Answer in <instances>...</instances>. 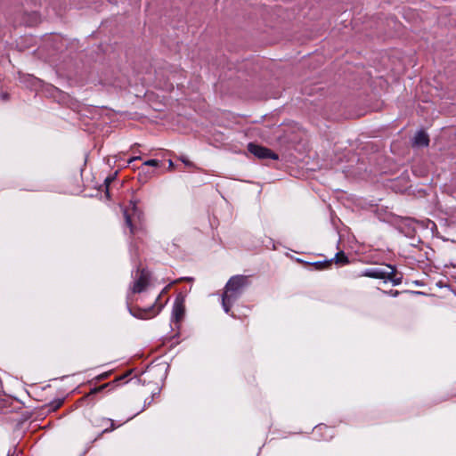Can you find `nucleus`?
Instances as JSON below:
<instances>
[{
  "instance_id": "1",
  "label": "nucleus",
  "mask_w": 456,
  "mask_h": 456,
  "mask_svg": "<svg viewBox=\"0 0 456 456\" xmlns=\"http://www.w3.org/2000/svg\"><path fill=\"white\" fill-rule=\"evenodd\" d=\"M248 285L249 279L246 275H234L229 279L222 295V306L226 314H230L232 305L240 297Z\"/></svg>"
},
{
  "instance_id": "2",
  "label": "nucleus",
  "mask_w": 456,
  "mask_h": 456,
  "mask_svg": "<svg viewBox=\"0 0 456 456\" xmlns=\"http://www.w3.org/2000/svg\"><path fill=\"white\" fill-rule=\"evenodd\" d=\"M248 151L260 159H271L277 160L279 159L278 154L270 149L253 142L248 144Z\"/></svg>"
},
{
  "instance_id": "3",
  "label": "nucleus",
  "mask_w": 456,
  "mask_h": 456,
  "mask_svg": "<svg viewBox=\"0 0 456 456\" xmlns=\"http://www.w3.org/2000/svg\"><path fill=\"white\" fill-rule=\"evenodd\" d=\"M151 274L146 269L137 270L136 278L132 286L133 293L142 292L150 283Z\"/></svg>"
},
{
  "instance_id": "4",
  "label": "nucleus",
  "mask_w": 456,
  "mask_h": 456,
  "mask_svg": "<svg viewBox=\"0 0 456 456\" xmlns=\"http://www.w3.org/2000/svg\"><path fill=\"white\" fill-rule=\"evenodd\" d=\"M162 307H163V305H159L157 307L155 305V304H153L152 305H151L148 308H143V309L138 308L136 310V313H133L131 310H130V312L135 317H138L141 319H148V318L153 317L156 314H158L160 312Z\"/></svg>"
},
{
  "instance_id": "5",
  "label": "nucleus",
  "mask_w": 456,
  "mask_h": 456,
  "mask_svg": "<svg viewBox=\"0 0 456 456\" xmlns=\"http://www.w3.org/2000/svg\"><path fill=\"white\" fill-rule=\"evenodd\" d=\"M184 314L183 300L176 297L172 310V320L175 322H179Z\"/></svg>"
},
{
  "instance_id": "6",
  "label": "nucleus",
  "mask_w": 456,
  "mask_h": 456,
  "mask_svg": "<svg viewBox=\"0 0 456 456\" xmlns=\"http://www.w3.org/2000/svg\"><path fill=\"white\" fill-rule=\"evenodd\" d=\"M362 276L374 278V279H382L385 280L386 277L388 276L387 271L379 268V267H373V268H368L362 272Z\"/></svg>"
},
{
  "instance_id": "7",
  "label": "nucleus",
  "mask_w": 456,
  "mask_h": 456,
  "mask_svg": "<svg viewBox=\"0 0 456 456\" xmlns=\"http://www.w3.org/2000/svg\"><path fill=\"white\" fill-rule=\"evenodd\" d=\"M429 143V138L427 133L424 131H419L413 139V145L425 147Z\"/></svg>"
},
{
  "instance_id": "8",
  "label": "nucleus",
  "mask_w": 456,
  "mask_h": 456,
  "mask_svg": "<svg viewBox=\"0 0 456 456\" xmlns=\"http://www.w3.org/2000/svg\"><path fill=\"white\" fill-rule=\"evenodd\" d=\"M387 268L389 269V271H387L388 276L386 277L385 280L390 281L393 283V285H395V286L401 284L403 277H402V275L398 276L396 274L395 267L392 266L390 265H387Z\"/></svg>"
},
{
  "instance_id": "9",
  "label": "nucleus",
  "mask_w": 456,
  "mask_h": 456,
  "mask_svg": "<svg viewBox=\"0 0 456 456\" xmlns=\"http://www.w3.org/2000/svg\"><path fill=\"white\" fill-rule=\"evenodd\" d=\"M137 212H138V210H137L135 205L133 206V214H129L127 210H126L124 212L126 225L129 228L130 233H132V234L134 233V226L133 224L132 218H133L134 215L137 214Z\"/></svg>"
},
{
  "instance_id": "10",
  "label": "nucleus",
  "mask_w": 456,
  "mask_h": 456,
  "mask_svg": "<svg viewBox=\"0 0 456 456\" xmlns=\"http://www.w3.org/2000/svg\"><path fill=\"white\" fill-rule=\"evenodd\" d=\"M332 260L333 259H331L330 261H317V262H314V263H308V262H304L303 260H301L299 258L297 259V261L299 263H304L305 265L314 266L315 270L326 269L327 267H329L331 265Z\"/></svg>"
},
{
  "instance_id": "11",
  "label": "nucleus",
  "mask_w": 456,
  "mask_h": 456,
  "mask_svg": "<svg viewBox=\"0 0 456 456\" xmlns=\"http://www.w3.org/2000/svg\"><path fill=\"white\" fill-rule=\"evenodd\" d=\"M335 261L338 264H347L348 263V257L345 255L344 252H338L335 255Z\"/></svg>"
},
{
  "instance_id": "12",
  "label": "nucleus",
  "mask_w": 456,
  "mask_h": 456,
  "mask_svg": "<svg viewBox=\"0 0 456 456\" xmlns=\"http://www.w3.org/2000/svg\"><path fill=\"white\" fill-rule=\"evenodd\" d=\"M117 175H118V172L116 171L114 174L109 175L104 180V184L106 186V194L108 197H109V186L116 179Z\"/></svg>"
},
{
  "instance_id": "13",
  "label": "nucleus",
  "mask_w": 456,
  "mask_h": 456,
  "mask_svg": "<svg viewBox=\"0 0 456 456\" xmlns=\"http://www.w3.org/2000/svg\"><path fill=\"white\" fill-rule=\"evenodd\" d=\"M106 420L110 423V427L104 428L99 436H101L104 433L111 432V431H113L117 428L115 426L114 421L112 419H107Z\"/></svg>"
},
{
  "instance_id": "14",
  "label": "nucleus",
  "mask_w": 456,
  "mask_h": 456,
  "mask_svg": "<svg viewBox=\"0 0 456 456\" xmlns=\"http://www.w3.org/2000/svg\"><path fill=\"white\" fill-rule=\"evenodd\" d=\"M144 166L159 167V161L158 159H149L143 163Z\"/></svg>"
},
{
  "instance_id": "15",
  "label": "nucleus",
  "mask_w": 456,
  "mask_h": 456,
  "mask_svg": "<svg viewBox=\"0 0 456 456\" xmlns=\"http://www.w3.org/2000/svg\"><path fill=\"white\" fill-rule=\"evenodd\" d=\"M107 386H108V384H105V385H102V386H101V387H94V388H93V389L91 390V392H90V394H89V395H91V394H96V393H98V392H100V391L103 390Z\"/></svg>"
},
{
  "instance_id": "16",
  "label": "nucleus",
  "mask_w": 456,
  "mask_h": 456,
  "mask_svg": "<svg viewBox=\"0 0 456 456\" xmlns=\"http://www.w3.org/2000/svg\"><path fill=\"white\" fill-rule=\"evenodd\" d=\"M383 293L387 294V295H389L391 297H397L399 295V291L398 290H393V289H391L389 291H383Z\"/></svg>"
},
{
  "instance_id": "17",
  "label": "nucleus",
  "mask_w": 456,
  "mask_h": 456,
  "mask_svg": "<svg viewBox=\"0 0 456 456\" xmlns=\"http://www.w3.org/2000/svg\"><path fill=\"white\" fill-rule=\"evenodd\" d=\"M181 161L183 162L186 166H192V163L191 161H189L185 157H182L181 159Z\"/></svg>"
},
{
  "instance_id": "18",
  "label": "nucleus",
  "mask_w": 456,
  "mask_h": 456,
  "mask_svg": "<svg viewBox=\"0 0 456 456\" xmlns=\"http://www.w3.org/2000/svg\"><path fill=\"white\" fill-rule=\"evenodd\" d=\"M322 429H328V428H327L326 426H317V427H315V428H314L315 432H317V431H321V430H322Z\"/></svg>"
},
{
  "instance_id": "19",
  "label": "nucleus",
  "mask_w": 456,
  "mask_h": 456,
  "mask_svg": "<svg viewBox=\"0 0 456 456\" xmlns=\"http://www.w3.org/2000/svg\"><path fill=\"white\" fill-rule=\"evenodd\" d=\"M7 456H17L16 455V448L12 450V452L9 451Z\"/></svg>"
},
{
  "instance_id": "20",
  "label": "nucleus",
  "mask_w": 456,
  "mask_h": 456,
  "mask_svg": "<svg viewBox=\"0 0 456 456\" xmlns=\"http://www.w3.org/2000/svg\"><path fill=\"white\" fill-rule=\"evenodd\" d=\"M138 159H141V157H139V156L133 157V158H131V159L128 160V163H132L133 161H135V160H138Z\"/></svg>"
},
{
  "instance_id": "21",
  "label": "nucleus",
  "mask_w": 456,
  "mask_h": 456,
  "mask_svg": "<svg viewBox=\"0 0 456 456\" xmlns=\"http://www.w3.org/2000/svg\"><path fill=\"white\" fill-rule=\"evenodd\" d=\"M169 167H173V162L171 160L169 161Z\"/></svg>"
},
{
  "instance_id": "22",
  "label": "nucleus",
  "mask_w": 456,
  "mask_h": 456,
  "mask_svg": "<svg viewBox=\"0 0 456 456\" xmlns=\"http://www.w3.org/2000/svg\"><path fill=\"white\" fill-rule=\"evenodd\" d=\"M159 298H160V295L158 296V297L156 298V301H158Z\"/></svg>"
}]
</instances>
